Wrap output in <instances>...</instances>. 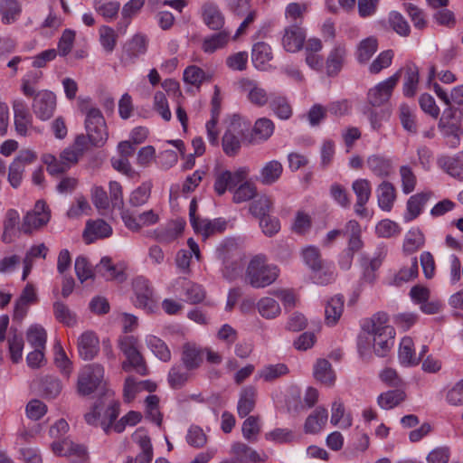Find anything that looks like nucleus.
<instances>
[{"label":"nucleus","instance_id":"f257e3e1","mask_svg":"<svg viewBox=\"0 0 463 463\" xmlns=\"http://www.w3.org/2000/svg\"><path fill=\"white\" fill-rule=\"evenodd\" d=\"M388 315L384 312L374 314L367 326L368 335L372 337L373 352L377 356L384 357L394 344L395 331L388 324Z\"/></svg>","mask_w":463,"mask_h":463},{"label":"nucleus","instance_id":"f03ea898","mask_svg":"<svg viewBox=\"0 0 463 463\" xmlns=\"http://www.w3.org/2000/svg\"><path fill=\"white\" fill-rule=\"evenodd\" d=\"M80 110L85 116L84 125L90 142L95 146H102L109 134L100 109L86 100L80 103Z\"/></svg>","mask_w":463,"mask_h":463},{"label":"nucleus","instance_id":"7ed1b4c3","mask_svg":"<svg viewBox=\"0 0 463 463\" xmlns=\"http://www.w3.org/2000/svg\"><path fill=\"white\" fill-rule=\"evenodd\" d=\"M102 390L106 398H110L113 392L105 389L104 368L99 364L85 365L79 373L77 381V391L82 396H88L97 390Z\"/></svg>","mask_w":463,"mask_h":463},{"label":"nucleus","instance_id":"20e7f679","mask_svg":"<svg viewBox=\"0 0 463 463\" xmlns=\"http://www.w3.org/2000/svg\"><path fill=\"white\" fill-rule=\"evenodd\" d=\"M279 276L276 266L267 265L262 255L253 257L248 264L245 279L255 288H265L272 284Z\"/></svg>","mask_w":463,"mask_h":463},{"label":"nucleus","instance_id":"39448f33","mask_svg":"<svg viewBox=\"0 0 463 463\" xmlns=\"http://www.w3.org/2000/svg\"><path fill=\"white\" fill-rule=\"evenodd\" d=\"M250 169L247 166L239 167L234 172L222 170L214 175V192L219 195H223L226 191H232L240 183L248 178Z\"/></svg>","mask_w":463,"mask_h":463},{"label":"nucleus","instance_id":"423d86ee","mask_svg":"<svg viewBox=\"0 0 463 463\" xmlns=\"http://www.w3.org/2000/svg\"><path fill=\"white\" fill-rule=\"evenodd\" d=\"M14 129L20 137H31L33 133H41V129L33 126V116L27 105L21 99L13 102Z\"/></svg>","mask_w":463,"mask_h":463},{"label":"nucleus","instance_id":"0eeeda50","mask_svg":"<svg viewBox=\"0 0 463 463\" xmlns=\"http://www.w3.org/2000/svg\"><path fill=\"white\" fill-rule=\"evenodd\" d=\"M400 78L401 71H398L387 80L370 89L367 93V100L369 104L373 107H380L387 102Z\"/></svg>","mask_w":463,"mask_h":463},{"label":"nucleus","instance_id":"6e6552de","mask_svg":"<svg viewBox=\"0 0 463 463\" xmlns=\"http://www.w3.org/2000/svg\"><path fill=\"white\" fill-rule=\"evenodd\" d=\"M32 109L34 115L41 120L50 119L56 109V96L52 91L43 90L33 96Z\"/></svg>","mask_w":463,"mask_h":463},{"label":"nucleus","instance_id":"1a4fd4ad","mask_svg":"<svg viewBox=\"0 0 463 463\" xmlns=\"http://www.w3.org/2000/svg\"><path fill=\"white\" fill-rule=\"evenodd\" d=\"M37 159L35 152L25 149L19 152L12 164L9 165L8 182L14 188H17L23 180V175L27 165Z\"/></svg>","mask_w":463,"mask_h":463},{"label":"nucleus","instance_id":"9d476101","mask_svg":"<svg viewBox=\"0 0 463 463\" xmlns=\"http://www.w3.org/2000/svg\"><path fill=\"white\" fill-rule=\"evenodd\" d=\"M51 213L43 201L36 202L34 208L28 212L24 217V221L21 226V230L24 233H30L34 230H37L50 221Z\"/></svg>","mask_w":463,"mask_h":463},{"label":"nucleus","instance_id":"9b49d317","mask_svg":"<svg viewBox=\"0 0 463 463\" xmlns=\"http://www.w3.org/2000/svg\"><path fill=\"white\" fill-rule=\"evenodd\" d=\"M304 262L314 271L316 275L314 279L318 284H327L334 279L333 272H325L320 274L323 268V261L320 257L319 250L314 246H308L302 250Z\"/></svg>","mask_w":463,"mask_h":463},{"label":"nucleus","instance_id":"f8f14e48","mask_svg":"<svg viewBox=\"0 0 463 463\" xmlns=\"http://www.w3.org/2000/svg\"><path fill=\"white\" fill-rule=\"evenodd\" d=\"M133 289L136 296V305L147 312H152L156 307L153 298V288L149 282L143 277H138L133 281Z\"/></svg>","mask_w":463,"mask_h":463},{"label":"nucleus","instance_id":"ddd939ff","mask_svg":"<svg viewBox=\"0 0 463 463\" xmlns=\"http://www.w3.org/2000/svg\"><path fill=\"white\" fill-rule=\"evenodd\" d=\"M241 90L246 93L248 100L257 106L263 107L269 102V94L253 80L243 78L240 80Z\"/></svg>","mask_w":463,"mask_h":463},{"label":"nucleus","instance_id":"4468645a","mask_svg":"<svg viewBox=\"0 0 463 463\" xmlns=\"http://www.w3.org/2000/svg\"><path fill=\"white\" fill-rule=\"evenodd\" d=\"M52 451L58 456H65L71 458L73 463H82L87 458L86 449L70 439H63L61 442H53Z\"/></svg>","mask_w":463,"mask_h":463},{"label":"nucleus","instance_id":"2eb2a0df","mask_svg":"<svg viewBox=\"0 0 463 463\" xmlns=\"http://www.w3.org/2000/svg\"><path fill=\"white\" fill-rule=\"evenodd\" d=\"M352 189L356 197L354 212L357 215L364 217L367 213L365 204L372 194L371 183L367 179L360 178L353 182Z\"/></svg>","mask_w":463,"mask_h":463},{"label":"nucleus","instance_id":"dca6fc26","mask_svg":"<svg viewBox=\"0 0 463 463\" xmlns=\"http://www.w3.org/2000/svg\"><path fill=\"white\" fill-rule=\"evenodd\" d=\"M306 39V33L298 24L289 25L285 28L282 37V45L287 52H296L303 48Z\"/></svg>","mask_w":463,"mask_h":463},{"label":"nucleus","instance_id":"f3484780","mask_svg":"<svg viewBox=\"0 0 463 463\" xmlns=\"http://www.w3.org/2000/svg\"><path fill=\"white\" fill-rule=\"evenodd\" d=\"M78 351L84 360H92L99 351V340L93 331H86L78 338Z\"/></svg>","mask_w":463,"mask_h":463},{"label":"nucleus","instance_id":"a211bd4d","mask_svg":"<svg viewBox=\"0 0 463 463\" xmlns=\"http://www.w3.org/2000/svg\"><path fill=\"white\" fill-rule=\"evenodd\" d=\"M147 49V39L145 35L136 34L129 40L123 51L122 61L124 63H134L135 61L146 53Z\"/></svg>","mask_w":463,"mask_h":463},{"label":"nucleus","instance_id":"6ab92c4d","mask_svg":"<svg viewBox=\"0 0 463 463\" xmlns=\"http://www.w3.org/2000/svg\"><path fill=\"white\" fill-rule=\"evenodd\" d=\"M233 247V241H227L222 243L217 249L218 258L222 260L224 264L222 274L229 280L234 279L241 269V266L236 260L230 261V251Z\"/></svg>","mask_w":463,"mask_h":463},{"label":"nucleus","instance_id":"aec40b11","mask_svg":"<svg viewBox=\"0 0 463 463\" xmlns=\"http://www.w3.org/2000/svg\"><path fill=\"white\" fill-rule=\"evenodd\" d=\"M231 454L237 461L244 463L250 462H266L268 455L265 453L260 454L255 449L242 442H234L231 447Z\"/></svg>","mask_w":463,"mask_h":463},{"label":"nucleus","instance_id":"412c9836","mask_svg":"<svg viewBox=\"0 0 463 463\" xmlns=\"http://www.w3.org/2000/svg\"><path fill=\"white\" fill-rule=\"evenodd\" d=\"M347 236L348 239V251H351V256L348 258L345 264H342V267L345 269H348L351 265V259L354 252L358 251L363 247V241L361 240V227L360 224L354 221L351 220L345 224V236Z\"/></svg>","mask_w":463,"mask_h":463},{"label":"nucleus","instance_id":"4be33fe9","mask_svg":"<svg viewBox=\"0 0 463 463\" xmlns=\"http://www.w3.org/2000/svg\"><path fill=\"white\" fill-rule=\"evenodd\" d=\"M111 234V226L104 220L98 219L87 222L83 238L87 243H91L95 240L108 238Z\"/></svg>","mask_w":463,"mask_h":463},{"label":"nucleus","instance_id":"5701e85b","mask_svg":"<svg viewBox=\"0 0 463 463\" xmlns=\"http://www.w3.org/2000/svg\"><path fill=\"white\" fill-rule=\"evenodd\" d=\"M346 58V48L343 43H337L330 51L326 61V74L330 77L336 76L342 70Z\"/></svg>","mask_w":463,"mask_h":463},{"label":"nucleus","instance_id":"b1692460","mask_svg":"<svg viewBox=\"0 0 463 463\" xmlns=\"http://www.w3.org/2000/svg\"><path fill=\"white\" fill-rule=\"evenodd\" d=\"M181 361L186 370H195L203 363V348L194 343H186L182 347Z\"/></svg>","mask_w":463,"mask_h":463},{"label":"nucleus","instance_id":"393cba45","mask_svg":"<svg viewBox=\"0 0 463 463\" xmlns=\"http://www.w3.org/2000/svg\"><path fill=\"white\" fill-rule=\"evenodd\" d=\"M269 107L274 115L281 120H288L293 115V108L286 96L270 93Z\"/></svg>","mask_w":463,"mask_h":463},{"label":"nucleus","instance_id":"a878e982","mask_svg":"<svg viewBox=\"0 0 463 463\" xmlns=\"http://www.w3.org/2000/svg\"><path fill=\"white\" fill-rule=\"evenodd\" d=\"M203 23L214 31L221 30L224 25V16L219 7L213 3H206L202 7Z\"/></svg>","mask_w":463,"mask_h":463},{"label":"nucleus","instance_id":"bb28decb","mask_svg":"<svg viewBox=\"0 0 463 463\" xmlns=\"http://www.w3.org/2000/svg\"><path fill=\"white\" fill-rule=\"evenodd\" d=\"M239 134L240 130L238 125L232 122L222 137V149L224 153L229 156L237 155L241 148Z\"/></svg>","mask_w":463,"mask_h":463},{"label":"nucleus","instance_id":"cd10ccee","mask_svg":"<svg viewBox=\"0 0 463 463\" xmlns=\"http://www.w3.org/2000/svg\"><path fill=\"white\" fill-rule=\"evenodd\" d=\"M401 72L404 71L403 94L406 97H413L418 89L420 71L414 63H407Z\"/></svg>","mask_w":463,"mask_h":463},{"label":"nucleus","instance_id":"c85d7f7f","mask_svg":"<svg viewBox=\"0 0 463 463\" xmlns=\"http://www.w3.org/2000/svg\"><path fill=\"white\" fill-rule=\"evenodd\" d=\"M256 396L257 390L251 385L246 386L241 391L237 405V411L241 418L248 416L253 411Z\"/></svg>","mask_w":463,"mask_h":463},{"label":"nucleus","instance_id":"c756f323","mask_svg":"<svg viewBox=\"0 0 463 463\" xmlns=\"http://www.w3.org/2000/svg\"><path fill=\"white\" fill-rule=\"evenodd\" d=\"M344 297L336 295L331 298L326 304L325 321L327 326H335L340 319L344 311Z\"/></svg>","mask_w":463,"mask_h":463},{"label":"nucleus","instance_id":"7c9ffc66","mask_svg":"<svg viewBox=\"0 0 463 463\" xmlns=\"http://www.w3.org/2000/svg\"><path fill=\"white\" fill-rule=\"evenodd\" d=\"M376 194L379 207L383 211H391L396 199L393 184L387 181L382 182L376 189Z\"/></svg>","mask_w":463,"mask_h":463},{"label":"nucleus","instance_id":"2f4dec72","mask_svg":"<svg viewBox=\"0 0 463 463\" xmlns=\"http://www.w3.org/2000/svg\"><path fill=\"white\" fill-rule=\"evenodd\" d=\"M283 172L282 164L278 160L267 162L260 171L258 180L265 185L275 184L281 176Z\"/></svg>","mask_w":463,"mask_h":463},{"label":"nucleus","instance_id":"473e14b6","mask_svg":"<svg viewBox=\"0 0 463 463\" xmlns=\"http://www.w3.org/2000/svg\"><path fill=\"white\" fill-rule=\"evenodd\" d=\"M272 52L270 46L263 42L255 43L251 51V60L253 65L258 70H266L267 64L272 60Z\"/></svg>","mask_w":463,"mask_h":463},{"label":"nucleus","instance_id":"72a5a7b5","mask_svg":"<svg viewBox=\"0 0 463 463\" xmlns=\"http://www.w3.org/2000/svg\"><path fill=\"white\" fill-rule=\"evenodd\" d=\"M230 33L221 31L203 38L201 48L205 53H213L218 50L223 49L229 43Z\"/></svg>","mask_w":463,"mask_h":463},{"label":"nucleus","instance_id":"f704fd0d","mask_svg":"<svg viewBox=\"0 0 463 463\" xmlns=\"http://www.w3.org/2000/svg\"><path fill=\"white\" fill-rule=\"evenodd\" d=\"M126 361L122 363V369L125 372H130L134 370L139 375L145 376L148 374V369L146 361L141 354L139 349H136L133 352H129L125 354Z\"/></svg>","mask_w":463,"mask_h":463},{"label":"nucleus","instance_id":"c9c22d12","mask_svg":"<svg viewBox=\"0 0 463 463\" xmlns=\"http://www.w3.org/2000/svg\"><path fill=\"white\" fill-rule=\"evenodd\" d=\"M314 376L317 381L326 386H333L336 379L331 364L326 359L317 361L314 365Z\"/></svg>","mask_w":463,"mask_h":463},{"label":"nucleus","instance_id":"e433bc0d","mask_svg":"<svg viewBox=\"0 0 463 463\" xmlns=\"http://www.w3.org/2000/svg\"><path fill=\"white\" fill-rule=\"evenodd\" d=\"M387 255V248L385 245H380L376 249L375 256L370 260L368 263H364V279L365 281L372 283L375 279V271L381 267L383 260Z\"/></svg>","mask_w":463,"mask_h":463},{"label":"nucleus","instance_id":"4c0bfd02","mask_svg":"<svg viewBox=\"0 0 463 463\" xmlns=\"http://www.w3.org/2000/svg\"><path fill=\"white\" fill-rule=\"evenodd\" d=\"M328 414L325 408H317L306 420L305 431L307 433L319 432L327 421Z\"/></svg>","mask_w":463,"mask_h":463},{"label":"nucleus","instance_id":"58836bf2","mask_svg":"<svg viewBox=\"0 0 463 463\" xmlns=\"http://www.w3.org/2000/svg\"><path fill=\"white\" fill-rule=\"evenodd\" d=\"M227 222L222 219H214L213 221L203 219L194 227L195 232L202 234L204 238H208L215 233H221L225 231Z\"/></svg>","mask_w":463,"mask_h":463},{"label":"nucleus","instance_id":"ea45409f","mask_svg":"<svg viewBox=\"0 0 463 463\" xmlns=\"http://www.w3.org/2000/svg\"><path fill=\"white\" fill-rule=\"evenodd\" d=\"M414 344L411 337H403L399 347L400 363L406 366L416 365L420 362L414 351Z\"/></svg>","mask_w":463,"mask_h":463},{"label":"nucleus","instance_id":"a19ab883","mask_svg":"<svg viewBox=\"0 0 463 463\" xmlns=\"http://www.w3.org/2000/svg\"><path fill=\"white\" fill-rule=\"evenodd\" d=\"M430 197V193L429 192H422L411 196L407 202V213L405 215V219L407 221H411L418 217Z\"/></svg>","mask_w":463,"mask_h":463},{"label":"nucleus","instance_id":"79ce46f5","mask_svg":"<svg viewBox=\"0 0 463 463\" xmlns=\"http://www.w3.org/2000/svg\"><path fill=\"white\" fill-rule=\"evenodd\" d=\"M406 399V393L402 389L387 391L378 396V405L383 410H391Z\"/></svg>","mask_w":463,"mask_h":463},{"label":"nucleus","instance_id":"37998d69","mask_svg":"<svg viewBox=\"0 0 463 463\" xmlns=\"http://www.w3.org/2000/svg\"><path fill=\"white\" fill-rule=\"evenodd\" d=\"M439 166L452 177L463 181V162L452 156H442L438 158Z\"/></svg>","mask_w":463,"mask_h":463},{"label":"nucleus","instance_id":"c03bdc74","mask_svg":"<svg viewBox=\"0 0 463 463\" xmlns=\"http://www.w3.org/2000/svg\"><path fill=\"white\" fill-rule=\"evenodd\" d=\"M178 283L181 284L187 302L197 304L204 299L205 291L201 285L186 280L185 279H180Z\"/></svg>","mask_w":463,"mask_h":463},{"label":"nucleus","instance_id":"a18cd8bd","mask_svg":"<svg viewBox=\"0 0 463 463\" xmlns=\"http://www.w3.org/2000/svg\"><path fill=\"white\" fill-rule=\"evenodd\" d=\"M22 12L21 5L17 0H3L0 3L2 22L5 24L14 23Z\"/></svg>","mask_w":463,"mask_h":463},{"label":"nucleus","instance_id":"49530a36","mask_svg":"<svg viewBox=\"0 0 463 463\" xmlns=\"http://www.w3.org/2000/svg\"><path fill=\"white\" fill-rule=\"evenodd\" d=\"M419 267L418 260L416 257L411 259L410 266L402 267L392 278L391 284L394 286H401L418 276Z\"/></svg>","mask_w":463,"mask_h":463},{"label":"nucleus","instance_id":"de8ad7c7","mask_svg":"<svg viewBox=\"0 0 463 463\" xmlns=\"http://www.w3.org/2000/svg\"><path fill=\"white\" fill-rule=\"evenodd\" d=\"M331 423L342 429H348L352 426V418L345 414L343 402L336 400L332 404Z\"/></svg>","mask_w":463,"mask_h":463},{"label":"nucleus","instance_id":"09e8293b","mask_svg":"<svg viewBox=\"0 0 463 463\" xmlns=\"http://www.w3.org/2000/svg\"><path fill=\"white\" fill-rule=\"evenodd\" d=\"M378 48L377 39L373 36L367 37L362 40L356 51V57L360 63L367 62L372 56L376 52Z\"/></svg>","mask_w":463,"mask_h":463},{"label":"nucleus","instance_id":"8fccbe9b","mask_svg":"<svg viewBox=\"0 0 463 463\" xmlns=\"http://www.w3.org/2000/svg\"><path fill=\"white\" fill-rule=\"evenodd\" d=\"M256 194V185L252 182L247 181V179H245L239 184L238 187L233 189L232 201L234 203H241L250 201L255 197Z\"/></svg>","mask_w":463,"mask_h":463},{"label":"nucleus","instance_id":"3c124183","mask_svg":"<svg viewBox=\"0 0 463 463\" xmlns=\"http://www.w3.org/2000/svg\"><path fill=\"white\" fill-rule=\"evenodd\" d=\"M53 315L56 320L67 326H73L77 324L76 314L72 312L66 304L61 301H55L53 303Z\"/></svg>","mask_w":463,"mask_h":463},{"label":"nucleus","instance_id":"603ef678","mask_svg":"<svg viewBox=\"0 0 463 463\" xmlns=\"http://www.w3.org/2000/svg\"><path fill=\"white\" fill-rule=\"evenodd\" d=\"M19 213L16 210L9 209L5 217L4 221V232L2 235V240L5 243H10L13 241V237L15 233L16 226L19 222Z\"/></svg>","mask_w":463,"mask_h":463},{"label":"nucleus","instance_id":"864d4df0","mask_svg":"<svg viewBox=\"0 0 463 463\" xmlns=\"http://www.w3.org/2000/svg\"><path fill=\"white\" fill-rule=\"evenodd\" d=\"M62 385L61 381L54 376H45L41 379L40 391L46 399H54L61 392Z\"/></svg>","mask_w":463,"mask_h":463},{"label":"nucleus","instance_id":"5fc2aeb1","mask_svg":"<svg viewBox=\"0 0 463 463\" xmlns=\"http://www.w3.org/2000/svg\"><path fill=\"white\" fill-rule=\"evenodd\" d=\"M272 207V199L268 195H260L250 203L249 210L253 216L261 219L269 215Z\"/></svg>","mask_w":463,"mask_h":463},{"label":"nucleus","instance_id":"6e6d98bb","mask_svg":"<svg viewBox=\"0 0 463 463\" xmlns=\"http://www.w3.org/2000/svg\"><path fill=\"white\" fill-rule=\"evenodd\" d=\"M147 347L161 361L168 362L171 359V352L165 343L155 335H148L146 339Z\"/></svg>","mask_w":463,"mask_h":463},{"label":"nucleus","instance_id":"4d7b16f0","mask_svg":"<svg viewBox=\"0 0 463 463\" xmlns=\"http://www.w3.org/2000/svg\"><path fill=\"white\" fill-rule=\"evenodd\" d=\"M453 110L452 109H446L444 111L443 117L440 118L439 122V128L444 129V133L448 137H450V144L452 146H456L459 142L458 131V124L455 122L450 123L449 121L445 122L448 118H453Z\"/></svg>","mask_w":463,"mask_h":463},{"label":"nucleus","instance_id":"13d9d810","mask_svg":"<svg viewBox=\"0 0 463 463\" xmlns=\"http://www.w3.org/2000/svg\"><path fill=\"white\" fill-rule=\"evenodd\" d=\"M152 190V183L144 182L129 195L128 203L133 207L144 205L149 199Z\"/></svg>","mask_w":463,"mask_h":463},{"label":"nucleus","instance_id":"bf43d9fd","mask_svg":"<svg viewBox=\"0 0 463 463\" xmlns=\"http://www.w3.org/2000/svg\"><path fill=\"white\" fill-rule=\"evenodd\" d=\"M258 311L261 317L267 319H272L280 314L279 303L272 298H262L257 304Z\"/></svg>","mask_w":463,"mask_h":463},{"label":"nucleus","instance_id":"052dcab7","mask_svg":"<svg viewBox=\"0 0 463 463\" xmlns=\"http://www.w3.org/2000/svg\"><path fill=\"white\" fill-rule=\"evenodd\" d=\"M370 170L379 177H386L392 172V164L388 159L378 156H372L367 160Z\"/></svg>","mask_w":463,"mask_h":463},{"label":"nucleus","instance_id":"680f3d73","mask_svg":"<svg viewBox=\"0 0 463 463\" xmlns=\"http://www.w3.org/2000/svg\"><path fill=\"white\" fill-rule=\"evenodd\" d=\"M43 78L41 71H30L22 79L21 90L24 96L33 97L36 92V84Z\"/></svg>","mask_w":463,"mask_h":463},{"label":"nucleus","instance_id":"e2e57ef3","mask_svg":"<svg viewBox=\"0 0 463 463\" xmlns=\"http://www.w3.org/2000/svg\"><path fill=\"white\" fill-rule=\"evenodd\" d=\"M260 418L249 416L242 423L241 432L245 439L250 442H256L260 432Z\"/></svg>","mask_w":463,"mask_h":463},{"label":"nucleus","instance_id":"0e129e2a","mask_svg":"<svg viewBox=\"0 0 463 463\" xmlns=\"http://www.w3.org/2000/svg\"><path fill=\"white\" fill-rule=\"evenodd\" d=\"M27 341L34 349H44L47 339V333L45 329L39 326L34 325L30 326L27 331Z\"/></svg>","mask_w":463,"mask_h":463},{"label":"nucleus","instance_id":"69168bd1","mask_svg":"<svg viewBox=\"0 0 463 463\" xmlns=\"http://www.w3.org/2000/svg\"><path fill=\"white\" fill-rule=\"evenodd\" d=\"M424 235L419 230H411L406 235L403 242V251L406 254H412L424 245Z\"/></svg>","mask_w":463,"mask_h":463},{"label":"nucleus","instance_id":"338daca9","mask_svg":"<svg viewBox=\"0 0 463 463\" xmlns=\"http://www.w3.org/2000/svg\"><path fill=\"white\" fill-rule=\"evenodd\" d=\"M189 370L182 367L181 365H174L170 369L167 376V381L169 385L173 389H180L182 388L189 379Z\"/></svg>","mask_w":463,"mask_h":463},{"label":"nucleus","instance_id":"774afa93","mask_svg":"<svg viewBox=\"0 0 463 463\" xmlns=\"http://www.w3.org/2000/svg\"><path fill=\"white\" fill-rule=\"evenodd\" d=\"M389 24L393 31L402 37L409 36L411 28L405 18L396 11H392L389 14L388 17Z\"/></svg>","mask_w":463,"mask_h":463}]
</instances>
